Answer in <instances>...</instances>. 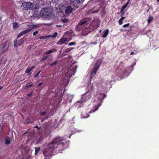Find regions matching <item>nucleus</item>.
Listing matches in <instances>:
<instances>
[{
    "label": "nucleus",
    "instance_id": "obj_34",
    "mask_svg": "<svg viewBox=\"0 0 159 159\" xmlns=\"http://www.w3.org/2000/svg\"><path fill=\"white\" fill-rule=\"evenodd\" d=\"M24 34H23V33H22V32H21L20 34H19L17 36V37L18 38H19L20 37H21V36H22Z\"/></svg>",
    "mask_w": 159,
    "mask_h": 159
},
{
    "label": "nucleus",
    "instance_id": "obj_13",
    "mask_svg": "<svg viewBox=\"0 0 159 159\" xmlns=\"http://www.w3.org/2000/svg\"><path fill=\"white\" fill-rule=\"evenodd\" d=\"M5 144L8 145L10 144V140L9 137L8 136L6 137L5 139Z\"/></svg>",
    "mask_w": 159,
    "mask_h": 159
},
{
    "label": "nucleus",
    "instance_id": "obj_10",
    "mask_svg": "<svg viewBox=\"0 0 159 159\" xmlns=\"http://www.w3.org/2000/svg\"><path fill=\"white\" fill-rule=\"evenodd\" d=\"M73 8L70 6H67L65 9L66 14H69L71 13L72 11Z\"/></svg>",
    "mask_w": 159,
    "mask_h": 159
},
{
    "label": "nucleus",
    "instance_id": "obj_17",
    "mask_svg": "<svg viewBox=\"0 0 159 159\" xmlns=\"http://www.w3.org/2000/svg\"><path fill=\"white\" fill-rule=\"evenodd\" d=\"M100 105H101V104H99V105H98L97 107H95V109H94L93 110H91L90 111H89V113H91L97 111L98 109V108L99 107Z\"/></svg>",
    "mask_w": 159,
    "mask_h": 159
},
{
    "label": "nucleus",
    "instance_id": "obj_21",
    "mask_svg": "<svg viewBox=\"0 0 159 159\" xmlns=\"http://www.w3.org/2000/svg\"><path fill=\"white\" fill-rule=\"evenodd\" d=\"M13 29L19 27L18 24L16 22H14L13 23Z\"/></svg>",
    "mask_w": 159,
    "mask_h": 159
},
{
    "label": "nucleus",
    "instance_id": "obj_12",
    "mask_svg": "<svg viewBox=\"0 0 159 159\" xmlns=\"http://www.w3.org/2000/svg\"><path fill=\"white\" fill-rule=\"evenodd\" d=\"M35 66H31L28 67L26 70L25 71V72L27 73H29L33 69L35 68Z\"/></svg>",
    "mask_w": 159,
    "mask_h": 159
},
{
    "label": "nucleus",
    "instance_id": "obj_23",
    "mask_svg": "<svg viewBox=\"0 0 159 159\" xmlns=\"http://www.w3.org/2000/svg\"><path fill=\"white\" fill-rule=\"evenodd\" d=\"M153 18L152 16H150L148 20V23H149L153 20Z\"/></svg>",
    "mask_w": 159,
    "mask_h": 159
},
{
    "label": "nucleus",
    "instance_id": "obj_11",
    "mask_svg": "<svg viewBox=\"0 0 159 159\" xmlns=\"http://www.w3.org/2000/svg\"><path fill=\"white\" fill-rule=\"evenodd\" d=\"M81 118H88L89 116V115L85 111H83L81 113Z\"/></svg>",
    "mask_w": 159,
    "mask_h": 159
},
{
    "label": "nucleus",
    "instance_id": "obj_55",
    "mask_svg": "<svg viewBox=\"0 0 159 159\" xmlns=\"http://www.w3.org/2000/svg\"><path fill=\"white\" fill-rule=\"evenodd\" d=\"M101 32V30H100V31H99V32Z\"/></svg>",
    "mask_w": 159,
    "mask_h": 159
},
{
    "label": "nucleus",
    "instance_id": "obj_44",
    "mask_svg": "<svg viewBox=\"0 0 159 159\" xmlns=\"http://www.w3.org/2000/svg\"><path fill=\"white\" fill-rule=\"evenodd\" d=\"M125 18V17H121V18L120 19H121V20H122L123 21Z\"/></svg>",
    "mask_w": 159,
    "mask_h": 159
},
{
    "label": "nucleus",
    "instance_id": "obj_46",
    "mask_svg": "<svg viewBox=\"0 0 159 159\" xmlns=\"http://www.w3.org/2000/svg\"><path fill=\"white\" fill-rule=\"evenodd\" d=\"M32 95V93H30L28 95V96L29 97H30Z\"/></svg>",
    "mask_w": 159,
    "mask_h": 159
},
{
    "label": "nucleus",
    "instance_id": "obj_27",
    "mask_svg": "<svg viewBox=\"0 0 159 159\" xmlns=\"http://www.w3.org/2000/svg\"><path fill=\"white\" fill-rule=\"evenodd\" d=\"M26 121L27 123H32L31 119L29 118H27L26 119Z\"/></svg>",
    "mask_w": 159,
    "mask_h": 159
},
{
    "label": "nucleus",
    "instance_id": "obj_52",
    "mask_svg": "<svg viewBox=\"0 0 159 159\" xmlns=\"http://www.w3.org/2000/svg\"><path fill=\"white\" fill-rule=\"evenodd\" d=\"M133 66H131V67H133Z\"/></svg>",
    "mask_w": 159,
    "mask_h": 159
},
{
    "label": "nucleus",
    "instance_id": "obj_45",
    "mask_svg": "<svg viewBox=\"0 0 159 159\" xmlns=\"http://www.w3.org/2000/svg\"><path fill=\"white\" fill-rule=\"evenodd\" d=\"M35 128H36L38 129V130L39 129H40V128L39 127V126L38 125H36L34 127Z\"/></svg>",
    "mask_w": 159,
    "mask_h": 159
},
{
    "label": "nucleus",
    "instance_id": "obj_37",
    "mask_svg": "<svg viewBox=\"0 0 159 159\" xmlns=\"http://www.w3.org/2000/svg\"><path fill=\"white\" fill-rule=\"evenodd\" d=\"M32 85H33V84H30V83H29L28 84L26 85V87L27 88H29L30 87H31Z\"/></svg>",
    "mask_w": 159,
    "mask_h": 159
},
{
    "label": "nucleus",
    "instance_id": "obj_14",
    "mask_svg": "<svg viewBox=\"0 0 159 159\" xmlns=\"http://www.w3.org/2000/svg\"><path fill=\"white\" fill-rule=\"evenodd\" d=\"M109 30L108 29H107L106 30L104 31V33L102 35V37L103 38H106L107 37V35L109 33Z\"/></svg>",
    "mask_w": 159,
    "mask_h": 159
},
{
    "label": "nucleus",
    "instance_id": "obj_18",
    "mask_svg": "<svg viewBox=\"0 0 159 159\" xmlns=\"http://www.w3.org/2000/svg\"><path fill=\"white\" fill-rule=\"evenodd\" d=\"M51 37V35H48V36H41L39 37V39H47L50 37Z\"/></svg>",
    "mask_w": 159,
    "mask_h": 159
},
{
    "label": "nucleus",
    "instance_id": "obj_1",
    "mask_svg": "<svg viewBox=\"0 0 159 159\" xmlns=\"http://www.w3.org/2000/svg\"><path fill=\"white\" fill-rule=\"evenodd\" d=\"M77 68V65H75L72 69H70L68 68L67 69V71L66 74V76L64 79V81L65 84L67 85L69 82L70 78L72 75H74L76 71Z\"/></svg>",
    "mask_w": 159,
    "mask_h": 159
},
{
    "label": "nucleus",
    "instance_id": "obj_19",
    "mask_svg": "<svg viewBox=\"0 0 159 159\" xmlns=\"http://www.w3.org/2000/svg\"><path fill=\"white\" fill-rule=\"evenodd\" d=\"M31 29H26L24 31H22V33H23V34H26L28 33H29V32H30L31 30Z\"/></svg>",
    "mask_w": 159,
    "mask_h": 159
},
{
    "label": "nucleus",
    "instance_id": "obj_49",
    "mask_svg": "<svg viewBox=\"0 0 159 159\" xmlns=\"http://www.w3.org/2000/svg\"><path fill=\"white\" fill-rule=\"evenodd\" d=\"M104 0H97V1L98 2H100V1H101V2H103Z\"/></svg>",
    "mask_w": 159,
    "mask_h": 159
},
{
    "label": "nucleus",
    "instance_id": "obj_5",
    "mask_svg": "<svg viewBox=\"0 0 159 159\" xmlns=\"http://www.w3.org/2000/svg\"><path fill=\"white\" fill-rule=\"evenodd\" d=\"M9 45L7 41L2 43L0 45V53H2L6 52L8 49Z\"/></svg>",
    "mask_w": 159,
    "mask_h": 159
},
{
    "label": "nucleus",
    "instance_id": "obj_9",
    "mask_svg": "<svg viewBox=\"0 0 159 159\" xmlns=\"http://www.w3.org/2000/svg\"><path fill=\"white\" fill-rule=\"evenodd\" d=\"M67 42V40L66 38H62L57 43V45H62L64 44H66V43Z\"/></svg>",
    "mask_w": 159,
    "mask_h": 159
},
{
    "label": "nucleus",
    "instance_id": "obj_28",
    "mask_svg": "<svg viewBox=\"0 0 159 159\" xmlns=\"http://www.w3.org/2000/svg\"><path fill=\"white\" fill-rule=\"evenodd\" d=\"M69 20L68 19H62L61 20L62 22L63 23H65L67 22Z\"/></svg>",
    "mask_w": 159,
    "mask_h": 159
},
{
    "label": "nucleus",
    "instance_id": "obj_50",
    "mask_svg": "<svg viewBox=\"0 0 159 159\" xmlns=\"http://www.w3.org/2000/svg\"><path fill=\"white\" fill-rule=\"evenodd\" d=\"M41 71V70H40L38 72V73H37V74L39 75V74H40V73Z\"/></svg>",
    "mask_w": 159,
    "mask_h": 159
},
{
    "label": "nucleus",
    "instance_id": "obj_16",
    "mask_svg": "<svg viewBox=\"0 0 159 159\" xmlns=\"http://www.w3.org/2000/svg\"><path fill=\"white\" fill-rule=\"evenodd\" d=\"M57 50L55 49H52L51 50H48V52H46V54H50L52 52H56Z\"/></svg>",
    "mask_w": 159,
    "mask_h": 159
},
{
    "label": "nucleus",
    "instance_id": "obj_22",
    "mask_svg": "<svg viewBox=\"0 0 159 159\" xmlns=\"http://www.w3.org/2000/svg\"><path fill=\"white\" fill-rule=\"evenodd\" d=\"M58 62L57 60L55 61L54 62H53L50 65V66L52 67H54L55 65L56 64H57Z\"/></svg>",
    "mask_w": 159,
    "mask_h": 159
},
{
    "label": "nucleus",
    "instance_id": "obj_6",
    "mask_svg": "<svg viewBox=\"0 0 159 159\" xmlns=\"http://www.w3.org/2000/svg\"><path fill=\"white\" fill-rule=\"evenodd\" d=\"M101 64V61L100 60H98L95 64V66L94 68L93 69L91 72V74H95L97 71L99 69V67H100Z\"/></svg>",
    "mask_w": 159,
    "mask_h": 159
},
{
    "label": "nucleus",
    "instance_id": "obj_47",
    "mask_svg": "<svg viewBox=\"0 0 159 159\" xmlns=\"http://www.w3.org/2000/svg\"><path fill=\"white\" fill-rule=\"evenodd\" d=\"M38 76H39V75H38L37 74L36 75L34 76V77H35V78H37L38 77Z\"/></svg>",
    "mask_w": 159,
    "mask_h": 159
},
{
    "label": "nucleus",
    "instance_id": "obj_42",
    "mask_svg": "<svg viewBox=\"0 0 159 159\" xmlns=\"http://www.w3.org/2000/svg\"><path fill=\"white\" fill-rule=\"evenodd\" d=\"M43 83H39L38 86H37V87H39L40 86H41V85H42L43 84Z\"/></svg>",
    "mask_w": 159,
    "mask_h": 159
},
{
    "label": "nucleus",
    "instance_id": "obj_51",
    "mask_svg": "<svg viewBox=\"0 0 159 159\" xmlns=\"http://www.w3.org/2000/svg\"><path fill=\"white\" fill-rule=\"evenodd\" d=\"M2 89V87H0V90Z\"/></svg>",
    "mask_w": 159,
    "mask_h": 159
},
{
    "label": "nucleus",
    "instance_id": "obj_36",
    "mask_svg": "<svg viewBox=\"0 0 159 159\" xmlns=\"http://www.w3.org/2000/svg\"><path fill=\"white\" fill-rule=\"evenodd\" d=\"M129 25V23H127L126 24L124 25H123V27L124 28L126 27H127Z\"/></svg>",
    "mask_w": 159,
    "mask_h": 159
},
{
    "label": "nucleus",
    "instance_id": "obj_38",
    "mask_svg": "<svg viewBox=\"0 0 159 159\" xmlns=\"http://www.w3.org/2000/svg\"><path fill=\"white\" fill-rule=\"evenodd\" d=\"M122 20L121 19H120L118 21L119 24L120 25H122L123 23Z\"/></svg>",
    "mask_w": 159,
    "mask_h": 159
},
{
    "label": "nucleus",
    "instance_id": "obj_40",
    "mask_svg": "<svg viewBox=\"0 0 159 159\" xmlns=\"http://www.w3.org/2000/svg\"><path fill=\"white\" fill-rule=\"evenodd\" d=\"M39 33L38 31H36L33 33V35L34 36L36 34H38Z\"/></svg>",
    "mask_w": 159,
    "mask_h": 159
},
{
    "label": "nucleus",
    "instance_id": "obj_35",
    "mask_svg": "<svg viewBox=\"0 0 159 159\" xmlns=\"http://www.w3.org/2000/svg\"><path fill=\"white\" fill-rule=\"evenodd\" d=\"M24 34H23V33H22V32H21L20 34H19L17 36V37L18 38H19L20 37H21V36H22Z\"/></svg>",
    "mask_w": 159,
    "mask_h": 159
},
{
    "label": "nucleus",
    "instance_id": "obj_2",
    "mask_svg": "<svg viewBox=\"0 0 159 159\" xmlns=\"http://www.w3.org/2000/svg\"><path fill=\"white\" fill-rule=\"evenodd\" d=\"M64 140L63 137L57 136V137L54 138L52 141L50 143V146L51 147L54 146L55 148L57 147V145H61L63 146L65 144V143L62 142Z\"/></svg>",
    "mask_w": 159,
    "mask_h": 159
},
{
    "label": "nucleus",
    "instance_id": "obj_7",
    "mask_svg": "<svg viewBox=\"0 0 159 159\" xmlns=\"http://www.w3.org/2000/svg\"><path fill=\"white\" fill-rule=\"evenodd\" d=\"M86 22V20L83 19L81 20L78 23L77 25L75 27V29L78 30H80Z\"/></svg>",
    "mask_w": 159,
    "mask_h": 159
},
{
    "label": "nucleus",
    "instance_id": "obj_8",
    "mask_svg": "<svg viewBox=\"0 0 159 159\" xmlns=\"http://www.w3.org/2000/svg\"><path fill=\"white\" fill-rule=\"evenodd\" d=\"M44 12L43 13V15L45 16H48L49 15L51 11L50 8L48 7H45L43 8Z\"/></svg>",
    "mask_w": 159,
    "mask_h": 159
},
{
    "label": "nucleus",
    "instance_id": "obj_43",
    "mask_svg": "<svg viewBox=\"0 0 159 159\" xmlns=\"http://www.w3.org/2000/svg\"><path fill=\"white\" fill-rule=\"evenodd\" d=\"M46 113V112L45 111L41 112V115L42 116L44 115Z\"/></svg>",
    "mask_w": 159,
    "mask_h": 159
},
{
    "label": "nucleus",
    "instance_id": "obj_25",
    "mask_svg": "<svg viewBox=\"0 0 159 159\" xmlns=\"http://www.w3.org/2000/svg\"><path fill=\"white\" fill-rule=\"evenodd\" d=\"M129 0L128 2H127V3L125 4V5H124L121 8V9H123V10H125V9L126 8V7H127L128 4L129 3Z\"/></svg>",
    "mask_w": 159,
    "mask_h": 159
},
{
    "label": "nucleus",
    "instance_id": "obj_30",
    "mask_svg": "<svg viewBox=\"0 0 159 159\" xmlns=\"http://www.w3.org/2000/svg\"><path fill=\"white\" fill-rule=\"evenodd\" d=\"M57 35V33L56 32H55L52 36V38H54L56 37Z\"/></svg>",
    "mask_w": 159,
    "mask_h": 159
},
{
    "label": "nucleus",
    "instance_id": "obj_33",
    "mask_svg": "<svg viewBox=\"0 0 159 159\" xmlns=\"http://www.w3.org/2000/svg\"><path fill=\"white\" fill-rule=\"evenodd\" d=\"M47 56H44V57H42L41 59V61H43L45 60L47 58Z\"/></svg>",
    "mask_w": 159,
    "mask_h": 159
},
{
    "label": "nucleus",
    "instance_id": "obj_54",
    "mask_svg": "<svg viewBox=\"0 0 159 159\" xmlns=\"http://www.w3.org/2000/svg\"><path fill=\"white\" fill-rule=\"evenodd\" d=\"M111 82H112V81H111V80L110 81V82H109V83H111Z\"/></svg>",
    "mask_w": 159,
    "mask_h": 159
},
{
    "label": "nucleus",
    "instance_id": "obj_31",
    "mask_svg": "<svg viewBox=\"0 0 159 159\" xmlns=\"http://www.w3.org/2000/svg\"><path fill=\"white\" fill-rule=\"evenodd\" d=\"M84 0H76V2L78 3H82Z\"/></svg>",
    "mask_w": 159,
    "mask_h": 159
},
{
    "label": "nucleus",
    "instance_id": "obj_53",
    "mask_svg": "<svg viewBox=\"0 0 159 159\" xmlns=\"http://www.w3.org/2000/svg\"><path fill=\"white\" fill-rule=\"evenodd\" d=\"M157 2H159V0H157Z\"/></svg>",
    "mask_w": 159,
    "mask_h": 159
},
{
    "label": "nucleus",
    "instance_id": "obj_3",
    "mask_svg": "<svg viewBox=\"0 0 159 159\" xmlns=\"http://www.w3.org/2000/svg\"><path fill=\"white\" fill-rule=\"evenodd\" d=\"M50 146V143H49L48 145V148L44 149L43 150V154L45 157H48L47 158H45V159H49V157H50L52 154V151L56 148H54V146H52V147H51Z\"/></svg>",
    "mask_w": 159,
    "mask_h": 159
},
{
    "label": "nucleus",
    "instance_id": "obj_32",
    "mask_svg": "<svg viewBox=\"0 0 159 159\" xmlns=\"http://www.w3.org/2000/svg\"><path fill=\"white\" fill-rule=\"evenodd\" d=\"M75 44H76V43L75 42H70V43H69L68 44V45L69 46H72V45H75Z\"/></svg>",
    "mask_w": 159,
    "mask_h": 159
},
{
    "label": "nucleus",
    "instance_id": "obj_20",
    "mask_svg": "<svg viewBox=\"0 0 159 159\" xmlns=\"http://www.w3.org/2000/svg\"><path fill=\"white\" fill-rule=\"evenodd\" d=\"M35 155H36L40 151V148L39 147H37L35 148Z\"/></svg>",
    "mask_w": 159,
    "mask_h": 159
},
{
    "label": "nucleus",
    "instance_id": "obj_4",
    "mask_svg": "<svg viewBox=\"0 0 159 159\" xmlns=\"http://www.w3.org/2000/svg\"><path fill=\"white\" fill-rule=\"evenodd\" d=\"M91 93L89 92H87L82 95L81 101H77L76 103L80 102L81 103L83 102H85L89 99L91 98Z\"/></svg>",
    "mask_w": 159,
    "mask_h": 159
},
{
    "label": "nucleus",
    "instance_id": "obj_39",
    "mask_svg": "<svg viewBox=\"0 0 159 159\" xmlns=\"http://www.w3.org/2000/svg\"><path fill=\"white\" fill-rule=\"evenodd\" d=\"M120 13L122 14H124L125 13V11H124V10L122 9H121L120 11Z\"/></svg>",
    "mask_w": 159,
    "mask_h": 159
},
{
    "label": "nucleus",
    "instance_id": "obj_41",
    "mask_svg": "<svg viewBox=\"0 0 159 159\" xmlns=\"http://www.w3.org/2000/svg\"><path fill=\"white\" fill-rule=\"evenodd\" d=\"M123 71L124 73H126L128 72V71L126 69V68H125V69Z\"/></svg>",
    "mask_w": 159,
    "mask_h": 159
},
{
    "label": "nucleus",
    "instance_id": "obj_15",
    "mask_svg": "<svg viewBox=\"0 0 159 159\" xmlns=\"http://www.w3.org/2000/svg\"><path fill=\"white\" fill-rule=\"evenodd\" d=\"M24 40L25 39L24 38L20 39L18 41L17 45L18 46H21L24 43Z\"/></svg>",
    "mask_w": 159,
    "mask_h": 159
},
{
    "label": "nucleus",
    "instance_id": "obj_26",
    "mask_svg": "<svg viewBox=\"0 0 159 159\" xmlns=\"http://www.w3.org/2000/svg\"><path fill=\"white\" fill-rule=\"evenodd\" d=\"M99 9H98V10H94L91 11V13L92 14L96 13H97L99 11Z\"/></svg>",
    "mask_w": 159,
    "mask_h": 159
},
{
    "label": "nucleus",
    "instance_id": "obj_24",
    "mask_svg": "<svg viewBox=\"0 0 159 159\" xmlns=\"http://www.w3.org/2000/svg\"><path fill=\"white\" fill-rule=\"evenodd\" d=\"M73 48H70L66 49L64 51L65 52H69L73 49Z\"/></svg>",
    "mask_w": 159,
    "mask_h": 159
},
{
    "label": "nucleus",
    "instance_id": "obj_29",
    "mask_svg": "<svg viewBox=\"0 0 159 159\" xmlns=\"http://www.w3.org/2000/svg\"><path fill=\"white\" fill-rule=\"evenodd\" d=\"M18 44H17V40H14V46L15 47H17L18 46L17 45Z\"/></svg>",
    "mask_w": 159,
    "mask_h": 159
},
{
    "label": "nucleus",
    "instance_id": "obj_48",
    "mask_svg": "<svg viewBox=\"0 0 159 159\" xmlns=\"http://www.w3.org/2000/svg\"><path fill=\"white\" fill-rule=\"evenodd\" d=\"M134 54V52H131V53H130V55H133Z\"/></svg>",
    "mask_w": 159,
    "mask_h": 159
}]
</instances>
